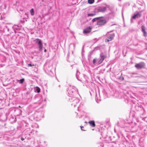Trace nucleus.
I'll return each instance as SVG.
<instances>
[{"instance_id":"obj_1","label":"nucleus","mask_w":147,"mask_h":147,"mask_svg":"<svg viewBox=\"0 0 147 147\" xmlns=\"http://www.w3.org/2000/svg\"><path fill=\"white\" fill-rule=\"evenodd\" d=\"M70 101L71 102V105L75 107L79 103V100L75 97H71L69 98Z\"/></svg>"},{"instance_id":"obj_2","label":"nucleus","mask_w":147,"mask_h":147,"mask_svg":"<svg viewBox=\"0 0 147 147\" xmlns=\"http://www.w3.org/2000/svg\"><path fill=\"white\" fill-rule=\"evenodd\" d=\"M34 41L38 45L39 51H42L43 48V43L41 40L38 38H36L34 40Z\"/></svg>"},{"instance_id":"obj_3","label":"nucleus","mask_w":147,"mask_h":147,"mask_svg":"<svg viewBox=\"0 0 147 147\" xmlns=\"http://www.w3.org/2000/svg\"><path fill=\"white\" fill-rule=\"evenodd\" d=\"M68 91L69 96H70V98L72 97V96L74 95V94L76 92V88L74 86H70L69 88Z\"/></svg>"},{"instance_id":"obj_4","label":"nucleus","mask_w":147,"mask_h":147,"mask_svg":"<svg viewBox=\"0 0 147 147\" xmlns=\"http://www.w3.org/2000/svg\"><path fill=\"white\" fill-rule=\"evenodd\" d=\"M109 7V5H106L105 6H102L99 7L98 10L99 12H104L106 10L107 8Z\"/></svg>"},{"instance_id":"obj_5","label":"nucleus","mask_w":147,"mask_h":147,"mask_svg":"<svg viewBox=\"0 0 147 147\" xmlns=\"http://www.w3.org/2000/svg\"><path fill=\"white\" fill-rule=\"evenodd\" d=\"M109 33H108L107 34V36H108L107 38L105 39V41L106 42H108L109 41H111L113 38L114 36V34L112 33L109 36Z\"/></svg>"},{"instance_id":"obj_6","label":"nucleus","mask_w":147,"mask_h":147,"mask_svg":"<svg viewBox=\"0 0 147 147\" xmlns=\"http://www.w3.org/2000/svg\"><path fill=\"white\" fill-rule=\"evenodd\" d=\"M141 11L138 12H137L136 14H135L133 15L131 19V22H132V18L133 19H136V18H138L140 17L141 16Z\"/></svg>"},{"instance_id":"obj_7","label":"nucleus","mask_w":147,"mask_h":147,"mask_svg":"<svg viewBox=\"0 0 147 147\" xmlns=\"http://www.w3.org/2000/svg\"><path fill=\"white\" fill-rule=\"evenodd\" d=\"M106 22V20L105 19H100L97 21V24L99 25H104Z\"/></svg>"},{"instance_id":"obj_8","label":"nucleus","mask_w":147,"mask_h":147,"mask_svg":"<svg viewBox=\"0 0 147 147\" xmlns=\"http://www.w3.org/2000/svg\"><path fill=\"white\" fill-rule=\"evenodd\" d=\"M145 65V64L143 62H141L136 64L135 65V67L137 69H140L143 68Z\"/></svg>"},{"instance_id":"obj_9","label":"nucleus","mask_w":147,"mask_h":147,"mask_svg":"<svg viewBox=\"0 0 147 147\" xmlns=\"http://www.w3.org/2000/svg\"><path fill=\"white\" fill-rule=\"evenodd\" d=\"M106 55L103 53H101L100 55V59L98 61V63L100 64L103 61L105 58L106 57Z\"/></svg>"},{"instance_id":"obj_10","label":"nucleus","mask_w":147,"mask_h":147,"mask_svg":"<svg viewBox=\"0 0 147 147\" xmlns=\"http://www.w3.org/2000/svg\"><path fill=\"white\" fill-rule=\"evenodd\" d=\"M92 29L91 26H89L84 30L83 33L84 34L88 33L90 32Z\"/></svg>"},{"instance_id":"obj_11","label":"nucleus","mask_w":147,"mask_h":147,"mask_svg":"<svg viewBox=\"0 0 147 147\" xmlns=\"http://www.w3.org/2000/svg\"><path fill=\"white\" fill-rule=\"evenodd\" d=\"M142 31L144 34V36L146 37L147 36V33L145 31L146 28L144 26H142L141 27Z\"/></svg>"},{"instance_id":"obj_12","label":"nucleus","mask_w":147,"mask_h":147,"mask_svg":"<svg viewBox=\"0 0 147 147\" xmlns=\"http://www.w3.org/2000/svg\"><path fill=\"white\" fill-rule=\"evenodd\" d=\"M89 123L90 124V125L93 127H94L95 126V125L94 123V120L90 121H89Z\"/></svg>"},{"instance_id":"obj_13","label":"nucleus","mask_w":147,"mask_h":147,"mask_svg":"<svg viewBox=\"0 0 147 147\" xmlns=\"http://www.w3.org/2000/svg\"><path fill=\"white\" fill-rule=\"evenodd\" d=\"M30 12L31 15L32 16H33L34 15V9L32 8L30 11Z\"/></svg>"},{"instance_id":"obj_14","label":"nucleus","mask_w":147,"mask_h":147,"mask_svg":"<svg viewBox=\"0 0 147 147\" xmlns=\"http://www.w3.org/2000/svg\"><path fill=\"white\" fill-rule=\"evenodd\" d=\"M100 17H98V18H94L92 20V21L93 22H95V21L97 20V21L100 18Z\"/></svg>"},{"instance_id":"obj_15","label":"nucleus","mask_w":147,"mask_h":147,"mask_svg":"<svg viewBox=\"0 0 147 147\" xmlns=\"http://www.w3.org/2000/svg\"><path fill=\"white\" fill-rule=\"evenodd\" d=\"M88 3L89 4H92L94 2V0H88Z\"/></svg>"},{"instance_id":"obj_16","label":"nucleus","mask_w":147,"mask_h":147,"mask_svg":"<svg viewBox=\"0 0 147 147\" xmlns=\"http://www.w3.org/2000/svg\"><path fill=\"white\" fill-rule=\"evenodd\" d=\"M95 15V13H89L88 14V16H93Z\"/></svg>"},{"instance_id":"obj_17","label":"nucleus","mask_w":147,"mask_h":147,"mask_svg":"<svg viewBox=\"0 0 147 147\" xmlns=\"http://www.w3.org/2000/svg\"><path fill=\"white\" fill-rule=\"evenodd\" d=\"M24 81V79L22 78L20 80V83L22 84Z\"/></svg>"},{"instance_id":"obj_18","label":"nucleus","mask_w":147,"mask_h":147,"mask_svg":"<svg viewBox=\"0 0 147 147\" xmlns=\"http://www.w3.org/2000/svg\"><path fill=\"white\" fill-rule=\"evenodd\" d=\"M37 93H39L40 91V89L39 88L37 87L36 89Z\"/></svg>"},{"instance_id":"obj_19","label":"nucleus","mask_w":147,"mask_h":147,"mask_svg":"<svg viewBox=\"0 0 147 147\" xmlns=\"http://www.w3.org/2000/svg\"><path fill=\"white\" fill-rule=\"evenodd\" d=\"M96 61V59H94L93 60V63H95Z\"/></svg>"},{"instance_id":"obj_20","label":"nucleus","mask_w":147,"mask_h":147,"mask_svg":"<svg viewBox=\"0 0 147 147\" xmlns=\"http://www.w3.org/2000/svg\"><path fill=\"white\" fill-rule=\"evenodd\" d=\"M28 65L29 66L31 67L32 66H34V65H32L31 64H28Z\"/></svg>"},{"instance_id":"obj_21","label":"nucleus","mask_w":147,"mask_h":147,"mask_svg":"<svg viewBox=\"0 0 147 147\" xmlns=\"http://www.w3.org/2000/svg\"><path fill=\"white\" fill-rule=\"evenodd\" d=\"M81 127V129L82 130H83V131H85L83 129H82V128H83L84 127L83 126H81L80 127Z\"/></svg>"},{"instance_id":"obj_22","label":"nucleus","mask_w":147,"mask_h":147,"mask_svg":"<svg viewBox=\"0 0 147 147\" xmlns=\"http://www.w3.org/2000/svg\"><path fill=\"white\" fill-rule=\"evenodd\" d=\"M3 6L4 7V8H5L7 6L5 4Z\"/></svg>"},{"instance_id":"obj_23","label":"nucleus","mask_w":147,"mask_h":147,"mask_svg":"<svg viewBox=\"0 0 147 147\" xmlns=\"http://www.w3.org/2000/svg\"><path fill=\"white\" fill-rule=\"evenodd\" d=\"M42 102V100H41L39 103V104H40Z\"/></svg>"},{"instance_id":"obj_24","label":"nucleus","mask_w":147,"mask_h":147,"mask_svg":"<svg viewBox=\"0 0 147 147\" xmlns=\"http://www.w3.org/2000/svg\"><path fill=\"white\" fill-rule=\"evenodd\" d=\"M21 140L22 141H23L24 140V138H21Z\"/></svg>"},{"instance_id":"obj_25","label":"nucleus","mask_w":147,"mask_h":147,"mask_svg":"<svg viewBox=\"0 0 147 147\" xmlns=\"http://www.w3.org/2000/svg\"><path fill=\"white\" fill-rule=\"evenodd\" d=\"M46 51H47V50H46V49H45L44 50V52H46Z\"/></svg>"},{"instance_id":"obj_26","label":"nucleus","mask_w":147,"mask_h":147,"mask_svg":"<svg viewBox=\"0 0 147 147\" xmlns=\"http://www.w3.org/2000/svg\"><path fill=\"white\" fill-rule=\"evenodd\" d=\"M96 98H97V96L96 95Z\"/></svg>"},{"instance_id":"obj_27","label":"nucleus","mask_w":147,"mask_h":147,"mask_svg":"<svg viewBox=\"0 0 147 147\" xmlns=\"http://www.w3.org/2000/svg\"><path fill=\"white\" fill-rule=\"evenodd\" d=\"M122 79L123 80V78H122Z\"/></svg>"}]
</instances>
